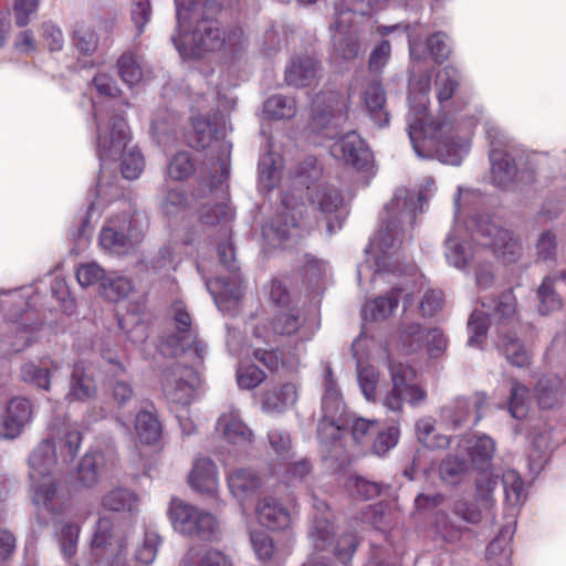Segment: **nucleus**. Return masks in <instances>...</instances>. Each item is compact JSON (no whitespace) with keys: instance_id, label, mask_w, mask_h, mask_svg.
I'll return each mask as SVG.
<instances>
[{"instance_id":"22","label":"nucleus","mask_w":566,"mask_h":566,"mask_svg":"<svg viewBox=\"0 0 566 566\" xmlns=\"http://www.w3.org/2000/svg\"><path fill=\"white\" fill-rule=\"evenodd\" d=\"M530 439V467L533 471H539L548 462L555 448V443L552 440V430L546 424L534 427Z\"/></svg>"},{"instance_id":"53","label":"nucleus","mask_w":566,"mask_h":566,"mask_svg":"<svg viewBox=\"0 0 566 566\" xmlns=\"http://www.w3.org/2000/svg\"><path fill=\"white\" fill-rule=\"evenodd\" d=\"M252 547L260 559L273 560L279 558V549L273 539L263 531H253L250 533Z\"/></svg>"},{"instance_id":"56","label":"nucleus","mask_w":566,"mask_h":566,"mask_svg":"<svg viewBox=\"0 0 566 566\" xmlns=\"http://www.w3.org/2000/svg\"><path fill=\"white\" fill-rule=\"evenodd\" d=\"M118 74L122 80L133 86L143 77V71L138 62L130 53H124L117 61Z\"/></svg>"},{"instance_id":"63","label":"nucleus","mask_w":566,"mask_h":566,"mask_svg":"<svg viewBox=\"0 0 566 566\" xmlns=\"http://www.w3.org/2000/svg\"><path fill=\"white\" fill-rule=\"evenodd\" d=\"M537 259L547 262L556 259L557 255V237L551 230L543 231L536 241Z\"/></svg>"},{"instance_id":"13","label":"nucleus","mask_w":566,"mask_h":566,"mask_svg":"<svg viewBox=\"0 0 566 566\" xmlns=\"http://www.w3.org/2000/svg\"><path fill=\"white\" fill-rule=\"evenodd\" d=\"M308 175L305 176L303 167L297 170L296 177L300 179V184L305 186L310 191V199L313 205L317 206L319 211L325 214L336 212L343 205V197L339 191L328 185H319L316 188H311L310 179L316 178L319 175V170L314 165L313 160L306 161Z\"/></svg>"},{"instance_id":"34","label":"nucleus","mask_w":566,"mask_h":566,"mask_svg":"<svg viewBox=\"0 0 566 566\" xmlns=\"http://www.w3.org/2000/svg\"><path fill=\"white\" fill-rule=\"evenodd\" d=\"M135 430L140 442L155 444L161 437V423L153 410L143 409L135 418Z\"/></svg>"},{"instance_id":"38","label":"nucleus","mask_w":566,"mask_h":566,"mask_svg":"<svg viewBox=\"0 0 566 566\" xmlns=\"http://www.w3.org/2000/svg\"><path fill=\"white\" fill-rule=\"evenodd\" d=\"M342 29L338 35L333 38V56L343 61H353L361 52V43L354 32H344Z\"/></svg>"},{"instance_id":"2","label":"nucleus","mask_w":566,"mask_h":566,"mask_svg":"<svg viewBox=\"0 0 566 566\" xmlns=\"http://www.w3.org/2000/svg\"><path fill=\"white\" fill-rule=\"evenodd\" d=\"M218 0H206L202 13L191 33V43L196 54L222 52L226 56H235L248 46V39L239 25L227 29L220 27L216 14L221 11Z\"/></svg>"},{"instance_id":"35","label":"nucleus","mask_w":566,"mask_h":566,"mask_svg":"<svg viewBox=\"0 0 566 566\" xmlns=\"http://www.w3.org/2000/svg\"><path fill=\"white\" fill-rule=\"evenodd\" d=\"M513 528L511 525L503 526L497 536L488 546V558L491 563L499 566H511L512 549L510 543L513 537Z\"/></svg>"},{"instance_id":"45","label":"nucleus","mask_w":566,"mask_h":566,"mask_svg":"<svg viewBox=\"0 0 566 566\" xmlns=\"http://www.w3.org/2000/svg\"><path fill=\"white\" fill-rule=\"evenodd\" d=\"M467 471V461L457 455H447L439 465L441 480L451 485L460 483Z\"/></svg>"},{"instance_id":"48","label":"nucleus","mask_w":566,"mask_h":566,"mask_svg":"<svg viewBox=\"0 0 566 566\" xmlns=\"http://www.w3.org/2000/svg\"><path fill=\"white\" fill-rule=\"evenodd\" d=\"M132 291L133 284L126 277H106L101 282V293L111 302H118L128 297Z\"/></svg>"},{"instance_id":"49","label":"nucleus","mask_w":566,"mask_h":566,"mask_svg":"<svg viewBox=\"0 0 566 566\" xmlns=\"http://www.w3.org/2000/svg\"><path fill=\"white\" fill-rule=\"evenodd\" d=\"M103 457L99 453H86L78 464V480L86 486H93L99 474Z\"/></svg>"},{"instance_id":"60","label":"nucleus","mask_w":566,"mask_h":566,"mask_svg":"<svg viewBox=\"0 0 566 566\" xmlns=\"http://www.w3.org/2000/svg\"><path fill=\"white\" fill-rule=\"evenodd\" d=\"M448 36L444 32L438 31L427 38L426 46L436 63L441 64L450 56L451 49L447 43Z\"/></svg>"},{"instance_id":"10","label":"nucleus","mask_w":566,"mask_h":566,"mask_svg":"<svg viewBox=\"0 0 566 566\" xmlns=\"http://www.w3.org/2000/svg\"><path fill=\"white\" fill-rule=\"evenodd\" d=\"M185 361L172 363L165 368L161 375L163 390L171 402L181 406H188L195 395V385L197 381L196 366L188 356H182Z\"/></svg>"},{"instance_id":"42","label":"nucleus","mask_w":566,"mask_h":566,"mask_svg":"<svg viewBox=\"0 0 566 566\" xmlns=\"http://www.w3.org/2000/svg\"><path fill=\"white\" fill-rule=\"evenodd\" d=\"M322 507L328 510V506L325 503H321ZM332 513L327 511L323 514V516L314 517V525L311 532V537L313 539L314 546L318 551H324L333 539V521Z\"/></svg>"},{"instance_id":"62","label":"nucleus","mask_w":566,"mask_h":566,"mask_svg":"<svg viewBox=\"0 0 566 566\" xmlns=\"http://www.w3.org/2000/svg\"><path fill=\"white\" fill-rule=\"evenodd\" d=\"M98 43L96 33L84 23H77L74 29V44L84 54H92Z\"/></svg>"},{"instance_id":"23","label":"nucleus","mask_w":566,"mask_h":566,"mask_svg":"<svg viewBox=\"0 0 566 566\" xmlns=\"http://www.w3.org/2000/svg\"><path fill=\"white\" fill-rule=\"evenodd\" d=\"M30 479L52 476L51 470L56 464V448L52 439L42 440L29 457Z\"/></svg>"},{"instance_id":"43","label":"nucleus","mask_w":566,"mask_h":566,"mask_svg":"<svg viewBox=\"0 0 566 566\" xmlns=\"http://www.w3.org/2000/svg\"><path fill=\"white\" fill-rule=\"evenodd\" d=\"M459 84L460 74L455 67L448 65L440 70L436 75L437 97L439 102L449 101L458 90Z\"/></svg>"},{"instance_id":"44","label":"nucleus","mask_w":566,"mask_h":566,"mask_svg":"<svg viewBox=\"0 0 566 566\" xmlns=\"http://www.w3.org/2000/svg\"><path fill=\"white\" fill-rule=\"evenodd\" d=\"M304 318L300 315L298 310L290 308L289 311H279L272 322L271 326L277 335H293L303 325Z\"/></svg>"},{"instance_id":"12","label":"nucleus","mask_w":566,"mask_h":566,"mask_svg":"<svg viewBox=\"0 0 566 566\" xmlns=\"http://www.w3.org/2000/svg\"><path fill=\"white\" fill-rule=\"evenodd\" d=\"M348 105V98L340 92L329 91L316 95L308 122L310 128L316 133L329 128L336 118L346 115Z\"/></svg>"},{"instance_id":"26","label":"nucleus","mask_w":566,"mask_h":566,"mask_svg":"<svg viewBox=\"0 0 566 566\" xmlns=\"http://www.w3.org/2000/svg\"><path fill=\"white\" fill-rule=\"evenodd\" d=\"M189 483L195 490L213 495L218 489L214 463L209 458H198L189 474Z\"/></svg>"},{"instance_id":"24","label":"nucleus","mask_w":566,"mask_h":566,"mask_svg":"<svg viewBox=\"0 0 566 566\" xmlns=\"http://www.w3.org/2000/svg\"><path fill=\"white\" fill-rule=\"evenodd\" d=\"M228 485L233 494L240 501L254 495L262 486V479L251 469H235L228 474Z\"/></svg>"},{"instance_id":"11","label":"nucleus","mask_w":566,"mask_h":566,"mask_svg":"<svg viewBox=\"0 0 566 566\" xmlns=\"http://www.w3.org/2000/svg\"><path fill=\"white\" fill-rule=\"evenodd\" d=\"M31 499L40 511L52 515L62 514L71 506L69 490L53 476L31 480Z\"/></svg>"},{"instance_id":"29","label":"nucleus","mask_w":566,"mask_h":566,"mask_svg":"<svg viewBox=\"0 0 566 566\" xmlns=\"http://www.w3.org/2000/svg\"><path fill=\"white\" fill-rule=\"evenodd\" d=\"M179 566H233V563L231 557L220 549L191 547L181 558Z\"/></svg>"},{"instance_id":"30","label":"nucleus","mask_w":566,"mask_h":566,"mask_svg":"<svg viewBox=\"0 0 566 566\" xmlns=\"http://www.w3.org/2000/svg\"><path fill=\"white\" fill-rule=\"evenodd\" d=\"M99 244L103 249L116 254H125L133 248L124 228L118 227L115 220H109L101 230Z\"/></svg>"},{"instance_id":"40","label":"nucleus","mask_w":566,"mask_h":566,"mask_svg":"<svg viewBox=\"0 0 566 566\" xmlns=\"http://www.w3.org/2000/svg\"><path fill=\"white\" fill-rule=\"evenodd\" d=\"M263 113L270 120L291 119L296 115V104L293 98L276 94L264 102Z\"/></svg>"},{"instance_id":"32","label":"nucleus","mask_w":566,"mask_h":566,"mask_svg":"<svg viewBox=\"0 0 566 566\" xmlns=\"http://www.w3.org/2000/svg\"><path fill=\"white\" fill-rule=\"evenodd\" d=\"M494 505L491 497L478 496L474 500L459 499L453 504V513L470 524H478L482 521L483 513L490 512Z\"/></svg>"},{"instance_id":"8","label":"nucleus","mask_w":566,"mask_h":566,"mask_svg":"<svg viewBox=\"0 0 566 566\" xmlns=\"http://www.w3.org/2000/svg\"><path fill=\"white\" fill-rule=\"evenodd\" d=\"M391 389L382 397V406L395 413H401L403 403L417 407L427 398V391L412 382L413 370L402 363H390Z\"/></svg>"},{"instance_id":"64","label":"nucleus","mask_w":566,"mask_h":566,"mask_svg":"<svg viewBox=\"0 0 566 566\" xmlns=\"http://www.w3.org/2000/svg\"><path fill=\"white\" fill-rule=\"evenodd\" d=\"M317 436L323 444H332L343 436V427L337 418H321L317 426Z\"/></svg>"},{"instance_id":"19","label":"nucleus","mask_w":566,"mask_h":566,"mask_svg":"<svg viewBox=\"0 0 566 566\" xmlns=\"http://www.w3.org/2000/svg\"><path fill=\"white\" fill-rule=\"evenodd\" d=\"M59 369L60 366L54 359L50 356H44L36 360H29L22 364L20 377L29 385L49 391L51 388V379Z\"/></svg>"},{"instance_id":"41","label":"nucleus","mask_w":566,"mask_h":566,"mask_svg":"<svg viewBox=\"0 0 566 566\" xmlns=\"http://www.w3.org/2000/svg\"><path fill=\"white\" fill-rule=\"evenodd\" d=\"M92 545L101 548L115 545L119 552L126 547L125 541L115 534L112 520L106 516L96 522Z\"/></svg>"},{"instance_id":"31","label":"nucleus","mask_w":566,"mask_h":566,"mask_svg":"<svg viewBox=\"0 0 566 566\" xmlns=\"http://www.w3.org/2000/svg\"><path fill=\"white\" fill-rule=\"evenodd\" d=\"M97 388L94 378L83 368L75 367L70 379V389L66 399L72 401H87L96 396Z\"/></svg>"},{"instance_id":"4","label":"nucleus","mask_w":566,"mask_h":566,"mask_svg":"<svg viewBox=\"0 0 566 566\" xmlns=\"http://www.w3.org/2000/svg\"><path fill=\"white\" fill-rule=\"evenodd\" d=\"M128 126L122 116H115L104 130L98 132L97 150L101 160L120 159L123 177L134 180L144 169V157L136 147H127Z\"/></svg>"},{"instance_id":"51","label":"nucleus","mask_w":566,"mask_h":566,"mask_svg":"<svg viewBox=\"0 0 566 566\" xmlns=\"http://www.w3.org/2000/svg\"><path fill=\"white\" fill-rule=\"evenodd\" d=\"M528 388L517 380H513L510 391L509 411L515 419H523L527 415Z\"/></svg>"},{"instance_id":"5","label":"nucleus","mask_w":566,"mask_h":566,"mask_svg":"<svg viewBox=\"0 0 566 566\" xmlns=\"http://www.w3.org/2000/svg\"><path fill=\"white\" fill-rule=\"evenodd\" d=\"M409 137L420 157L432 153L443 164L458 166L462 160L463 146L443 137V125L434 120L423 124V116L410 120Z\"/></svg>"},{"instance_id":"55","label":"nucleus","mask_w":566,"mask_h":566,"mask_svg":"<svg viewBox=\"0 0 566 566\" xmlns=\"http://www.w3.org/2000/svg\"><path fill=\"white\" fill-rule=\"evenodd\" d=\"M223 144L214 136V128L209 122L197 120L193 124V135L191 137V145L197 148L205 149L214 145L219 147Z\"/></svg>"},{"instance_id":"39","label":"nucleus","mask_w":566,"mask_h":566,"mask_svg":"<svg viewBox=\"0 0 566 566\" xmlns=\"http://www.w3.org/2000/svg\"><path fill=\"white\" fill-rule=\"evenodd\" d=\"M400 293L401 289L394 287L387 293L386 296H379L375 298L365 306V316L367 317L369 312L370 319L373 321L386 319L398 306Z\"/></svg>"},{"instance_id":"6","label":"nucleus","mask_w":566,"mask_h":566,"mask_svg":"<svg viewBox=\"0 0 566 566\" xmlns=\"http://www.w3.org/2000/svg\"><path fill=\"white\" fill-rule=\"evenodd\" d=\"M482 310H474L469 319L468 328L471 336L468 339L469 346H480L486 338L489 322L494 321L501 327L511 323L517 314V301L512 290H506L500 294L496 300L488 302L480 300Z\"/></svg>"},{"instance_id":"54","label":"nucleus","mask_w":566,"mask_h":566,"mask_svg":"<svg viewBox=\"0 0 566 566\" xmlns=\"http://www.w3.org/2000/svg\"><path fill=\"white\" fill-rule=\"evenodd\" d=\"M495 452L494 441L488 437H479L472 446V462L480 469H486Z\"/></svg>"},{"instance_id":"20","label":"nucleus","mask_w":566,"mask_h":566,"mask_svg":"<svg viewBox=\"0 0 566 566\" xmlns=\"http://www.w3.org/2000/svg\"><path fill=\"white\" fill-rule=\"evenodd\" d=\"M333 151L357 169L366 168L373 160V155L365 142L355 133L346 134L333 147Z\"/></svg>"},{"instance_id":"27","label":"nucleus","mask_w":566,"mask_h":566,"mask_svg":"<svg viewBox=\"0 0 566 566\" xmlns=\"http://www.w3.org/2000/svg\"><path fill=\"white\" fill-rule=\"evenodd\" d=\"M537 403L543 409H552L563 401V380L556 376H544L535 386Z\"/></svg>"},{"instance_id":"47","label":"nucleus","mask_w":566,"mask_h":566,"mask_svg":"<svg viewBox=\"0 0 566 566\" xmlns=\"http://www.w3.org/2000/svg\"><path fill=\"white\" fill-rule=\"evenodd\" d=\"M137 496L127 489H116L103 497V506L114 512L133 511L137 506Z\"/></svg>"},{"instance_id":"33","label":"nucleus","mask_w":566,"mask_h":566,"mask_svg":"<svg viewBox=\"0 0 566 566\" xmlns=\"http://www.w3.org/2000/svg\"><path fill=\"white\" fill-rule=\"evenodd\" d=\"M297 401V387L293 382L282 385L279 390H268L262 397V408L269 412H282Z\"/></svg>"},{"instance_id":"61","label":"nucleus","mask_w":566,"mask_h":566,"mask_svg":"<svg viewBox=\"0 0 566 566\" xmlns=\"http://www.w3.org/2000/svg\"><path fill=\"white\" fill-rule=\"evenodd\" d=\"M446 247L448 262L458 269H464L470 259L468 247L458 241L452 233L446 239Z\"/></svg>"},{"instance_id":"58","label":"nucleus","mask_w":566,"mask_h":566,"mask_svg":"<svg viewBox=\"0 0 566 566\" xmlns=\"http://www.w3.org/2000/svg\"><path fill=\"white\" fill-rule=\"evenodd\" d=\"M195 170V165L187 151L177 153L168 166V175L174 180H185Z\"/></svg>"},{"instance_id":"14","label":"nucleus","mask_w":566,"mask_h":566,"mask_svg":"<svg viewBox=\"0 0 566 566\" xmlns=\"http://www.w3.org/2000/svg\"><path fill=\"white\" fill-rule=\"evenodd\" d=\"M471 405L475 411L474 422L476 423L482 419V410L488 405V397L484 392H475L470 398L457 397L453 401L442 407L441 418L453 429H458L469 419Z\"/></svg>"},{"instance_id":"3","label":"nucleus","mask_w":566,"mask_h":566,"mask_svg":"<svg viewBox=\"0 0 566 566\" xmlns=\"http://www.w3.org/2000/svg\"><path fill=\"white\" fill-rule=\"evenodd\" d=\"M167 333L161 338L159 348L169 357L188 356L192 364H202L206 345L198 338L192 327V318L186 304L174 302L166 314Z\"/></svg>"},{"instance_id":"9","label":"nucleus","mask_w":566,"mask_h":566,"mask_svg":"<svg viewBox=\"0 0 566 566\" xmlns=\"http://www.w3.org/2000/svg\"><path fill=\"white\" fill-rule=\"evenodd\" d=\"M168 516L174 528L185 535L211 541L218 532V522L212 514L199 511L180 499L170 501Z\"/></svg>"},{"instance_id":"17","label":"nucleus","mask_w":566,"mask_h":566,"mask_svg":"<svg viewBox=\"0 0 566 566\" xmlns=\"http://www.w3.org/2000/svg\"><path fill=\"white\" fill-rule=\"evenodd\" d=\"M33 415L32 402L24 397H14L8 403L6 408V415L3 417L1 432L3 437L9 439L17 438L24 427L30 423Z\"/></svg>"},{"instance_id":"36","label":"nucleus","mask_w":566,"mask_h":566,"mask_svg":"<svg viewBox=\"0 0 566 566\" xmlns=\"http://www.w3.org/2000/svg\"><path fill=\"white\" fill-rule=\"evenodd\" d=\"M499 346L511 365L521 368L530 365L528 350L517 337L499 331Z\"/></svg>"},{"instance_id":"37","label":"nucleus","mask_w":566,"mask_h":566,"mask_svg":"<svg viewBox=\"0 0 566 566\" xmlns=\"http://www.w3.org/2000/svg\"><path fill=\"white\" fill-rule=\"evenodd\" d=\"M373 3L370 0H337L335 2V21L331 24V30L340 31L345 29L349 20L344 19L345 13H356L360 15L370 14Z\"/></svg>"},{"instance_id":"59","label":"nucleus","mask_w":566,"mask_h":566,"mask_svg":"<svg viewBox=\"0 0 566 566\" xmlns=\"http://www.w3.org/2000/svg\"><path fill=\"white\" fill-rule=\"evenodd\" d=\"M505 497L512 505H517L523 501V481L517 472L506 471L501 479Z\"/></svg>"},{"instance_id":"1","label":"nucleus","mask_w":566,"mask_h":566,"mask_svg":"<svg viewBox=\"0 0 566 566\" xmlns=\"http://www.w3.org/2000/svg\"><path fill=\"white\" fill-rule=\"evenodd\" d=\"M385 209L387 217L367 251L373 253L378 271L406 273L411 265L403 262L396 244L411 239L416 217L415 198L406 191L396 193Z\"/></svg>"},{"instance_id":"18","label":"nucleus","mask_w":566,"mask_h":566,"mask_svg":"<svg viewBox=\"0 0 566 566\" xmlns=\"http://www.w3.org/2000/svg\"><path fill=\"white\" fill-rule=\"evenodd\" d=\"M255 514L261 525L273 531L285 530L291 523L287 509L273 495H264L258 500Z\"/></svg>"},{"instance_id":"28","label":"nucleus","mask_w":566,"mask_h":566,"mask_svg":"<svg viewBox=\"0 0 566 566\" xmlns=\"http://www.w3.org/2000/svg\"><path fill=\"white\" fill-rule=\"evenodd\" d=\"M490 159L492 181L500 188H507L516 175L513 159L501 149H491Z\"/></svg>"},{"instance_id":"16","label":"nucleus","mask_w":566,"mask_h":566,"mask_svg":"<svg viewBox=\"0 0 566 566\" xmlns=\"http://www.w3.org/2000/svg\"><path fill=\"white\" fill-rule=\"evenodd\" d=\"M282 211L262 228V235L271 247H279L294 235L297 223L291 214L290 203L286 197L282 198Z\"/></svg>"},{"instance_id":"50","label":"nucleus","mask_w":566,"mask_h":566,"mask_svg":"<svg viewBox=\"0 0 566 566\" xmlns=\"http://www.w3.org/2000/svg\"><path fill=\"white\" fill-rule=\"evenodd\" d=\"M431 88V76L430 74H422L416 81L410 83L411 94L417 92L419 95L418 106H412L413 118H409L410 120L416 119L419 116H423V124L429 123L428 118V109H427V95Z\"/></svg>"},{"instance_id":"25","label":"nucleus","mask_w":566,"mask_h":566,"mask_svg":"<svg viewBox=\"0 0 566 566\" xmlns=\"http://www.w3.org/2000/svg\"><path fill=\"white\" fill-rule=\"evenodd\" d=\"M363 101L370 118L378 127L389 123V114L386 111V95L382 85L377 81L369 82L364 92Z\"/></svg>"},{"instance_id":"15","label":"nucleus","mask_w":566,"mask_h":566,"mask_svg":"<svg viewBox=\"0 0 566 566\" xmlns=\"http://www.w3.org/2000/svg\"><path fill=\"white\" fill-rule=\"evenodd\" d=\"M321 62L310 55L293 56L285 69V82L294 87H307L321 77Z\"/></svg>"},{"instance_id":"7","label":"nucleus","mask_w":566,"mask_h":566,"mask_svg":"<svg viewBox=\"0 0 566 566\" xmlns=\"http://www.w3.org/2000/svg\"><path fill=\"white\" fill-rule=\"evenodd\" d=\"M473 235L503 263H515L523 254V245L518 235L492 217H478L474 221Z\"/></svg>"},{"instance_id":"46","label":"nucleus","mask_w":566,"mask_h":566,"mask_svg":"<svg viewBox=\"0 0 566 566\" xmlns=\"http://www.w3.org/2000/svg\"><path fill=\"white\" fill-rule=\"evenodd\" d=\"M348 493L359 500H371L380 494V484L360 475H349L345 481Z\"/></svg>"},{"instance_id":"21","label":"nucleus","mask_w":566,"mask_h":566,"mask_svg":"<svg viewBox=\"0 0 566 566\" xmlns=\"http://www.w3.org/2000/svg\"><path fill=\"white\" fill-rule=\"evenodd\" d=\"M217 431L231 444L245 446L253 441V431L243 422L238 410L222 413L217 421Z\"/></svg>"},{"instance_id":"52","label":"nucleus","mask_w":566,"mask_h":566,"mask_svg":"<svg viewBox=\"0 0 566 566\" xmlns=\"http://www.w3.org/2000/svg\"><path fill=\"white\" fill-rule=\"evenodd\" d=\"M554 280L549 276L545 277L537 290L539 298L538 311L542 315H547L560 307L562 302L554 289Z\"/></svg>"},{"instance_id":"57","label":"nucleus","mask_w":566,"mask_h":566,"mask_svg":"<svg viewBox=\"0 0 566 566\" xmlns=\"http://www.w3.org/2000/svg\"><path fill=\"white\" fill-rule=\"evenodd\" d=\"M200 221L208 226H214L232 218V210L226 202L205 205L200 208Z\"/></svg>"}]
</instances>
